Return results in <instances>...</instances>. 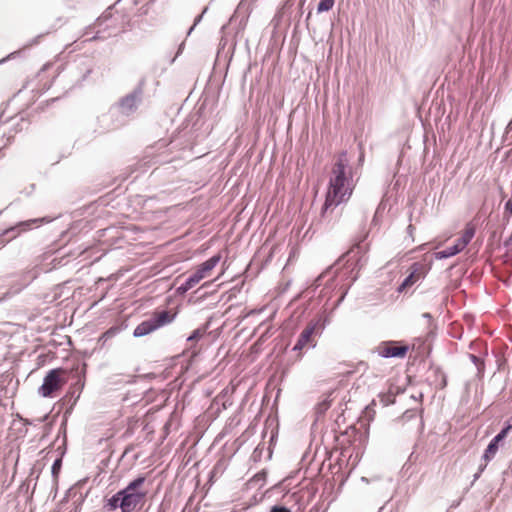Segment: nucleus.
Segmentation results:
<instances>
[{
    "mask_svg": "<svg viewBox=\"0 0 512 512\" xmlns=\"http://www.w3.org/2000/svg\"><path fill=\"white\" fill-rule=\"evenodd\" d=\"M332 173L333 176L330 179L329 189L321 211L322 217L326 215L329 208L336 207L342 202L347 201L352 194V188L347 178L346 153L340 155L333 167Z\"/></svg>",
    "mask_w": 512,
    "mask_h": 512,
    "instance_id": "obj_1",
    "label": "nucleus"
},
{
    "mask_svg": "<svg viewBox=\"0 0 512 512\" xmlns=\"http://www.w3.org/2000/svg\"><path fill=\"white\" fill-rule=\"evenodd\" d=\"M145 480L144 476H139L118 491L123 504V512H132L144 504L147 495V490L143 488Z\"/></svg>",
    "mask_w": 512,
    "mask_h": 512,
    "instance_id": "obj_2",
    "label": "nucleus"
},
{
    "mask_svg": "<svg viewBox=\"0 0 512 512\" xmlns=\"http://www.w3.org/2000/svg\"><path fill=\"white\" fill-rule=\"evenodd\" d=\"M328 322V319L322 316L310 321L298 336L292 350L301 352L306 347L314 348L316 346L314 336L321 334Z\"/></svg>",
    "mask_w": 512,
    "mask_h": 512,
    "instance_id": "obj_3",
    "label": "nucleus"
},
{
    "mask_svg": "<svg viewBox=\"0 0 512 512\" xmlns=\"http://www.w3.org/2000/svg\"><path fill=\"white\" fill-rule=\"evenodd\" d=\"M145 85L146 80L142 78L130 93L119 99L113 108L125 116L134 114L142 103Z\"/></svg>",
    "mask_w": 512,
    "mask_h": 512,
    "instance_id": "obj_4",
    "label": "nucleus"
},
{
    "mask_svg": "<svg viewBox=\"0 0 512 512\" xmlns=\"http://www.w3.org/2000/svg\"><path fill=\"white\" fill-rule=\"evenodd\" d=\"M65 374V370L62 368L48 371L43 379V384L38 389V393L45 398L54 397L55 392L59 391L67 382Z\"/></svg>",
    "mask_w": 512,
    "mask_h": 512,
    "instance_id": "obj_5",
    "label": "nucleus"
},
{
    "mask_svg": "<svg viewBox=\"0 0 512 512\" xmlns=\"http://www.w3.org/2000/svg\"><path fill=\"white\" fill-rule=\"evenodd\" d=\"M428 272V268L425 264L420 262L413 263L409 268V275L403 280V282L397 288L399 293L404 292L406 289L414 285L420 279H423Z\"/></svg>",
    "mask_w": 512,
    "mask_h": 512,
    "instance_id": "obj_6",
    "label": "nucleus"
},
{
    "mask_svg": "<svg viewBox=\"0 0 512 512\" xmlns=\"http://www.w3.org/2000/svg\"><path fill=\"white\" fill-rule=\"evenodd\" d=\"M408 351L407 345H397L395 342H383L377 347L379 356L383 358L405 357Z\"/></svg>",
    "mask_w": 512,
    "mask_h": 512,
    "instance_id": "obj_7",
    "label": "nucleus"
},
{
    "mask_svg": "<svg viewBox=\"0 0 512 512\" xmlns=\"http://www.w3.org/2000/svg\"><path fill=\"white\" fill-rule=\"evenodd\" d=\"M220 259V255L212 256L201 265H199L197 269L188 276V279L194 283V285H197L219 263Z\"/></svg>",
    "mask_w": 512,
    "mask_h": 512,
    "instance_id": "obj_8",
    "label": "nucleus"
},
{
    "mask_svg": "<svg viewBox=\"0 0 512 512\" xmlns=\"http://www.w3.org/2000/svg\"><path fill=\"white\" fill-rule=\"evenodd\" d=\"M51 221H52V219L49 217H41V218H34V219L26 220V221H21V222L17 223L16 225L5 229L2 232V235H10L11 231H18V234H20L21 232L30 230L33 225H40L43 223H49Z\"/></svg>",
    "mask_w": 512,
    "mask_h": 512,
    "instance_id": "obj_9",
    "label": "nucleus"
},
{
    "mask_svg": "<svg viewBox=\"0 0 512 512\" xmlns=\"http://www.w3.org/2000/svg\"><path fill=\"white\" fill-rule=\"evenodd\" d=\"M512 429V425L505 426L488 444L483 458L485 461H490L498 450L499 442L502 441Z\"/></svg>",
    "mask_w": 512,
    "mask_h": 512,
    "instance_id": "obj_10",
    "label": "nucleus"
},
{
    "mask_svg": "<svg viewBox=\"0 0 512 512\" xmlns=\"http://www.w3.org/2000/svg\"><path fill=\"white\" fill-rule=\"evenodd\" d=\"M150 317L157 330L172 323L176 317V313H172L170 310H160L155 311Z\"/></svg>",
    "mask_w": 512,
    "mask_h": 512,
    "instance_id": "obj_11",
    "label": "nucleus"
},
{
    "mask_svg": "<svg viewBox=\"0 0 512 512\" xmlns=\"http://www.w3.org/2000/svg\"><path fill=\"white\" fill-rule=\"evenodd\" d=\"M170 143L171 142H168L165 139H160L154 145H152V146L147 148L146 155L147 156H156V157H158L159 159H157L155 162H159V163L168 162V161H170L169 159L161 158V156H162V152L161 151L164 150L166 147H168V145Z\"/></svg>",
    "mask_w": 512,
    "mask_h": 512,
    "instance_id": "obj_12",
    "label": "nucleus"
},
{
    "mask_svg": "<svg viewBox=\"0 0 512 512\" xmlns=\"http://www.w3.org/2000/svg\"><path fill=\"white\" fill-rule=\"evenodd\" d=\"M156 330L154 323L150 318L142 321L139 325L136 326L133 332L134 337H143L146 336Z\"/></svg>",
    "mask_w": 512,
    "mask_h": 512,
    "instance_id": "obj_13",
    "label": "nucleus"
},
{
    "mask_svg": "<svg viewBox=\"0 0 512 512\" xmlns=\"http://www.w3.org/2000/svg\"><path fill=\"white\" fill-rule=\"evenodd\" d=\"M474 235L475 228L471 225H467L463 235L457 239L454 245L457 246L460 251H462L470 243Z\"/></svg>",
    "mask_w": 512,
    "mask_h": 512,
    "instance_id": "obj_14",
    "label": "nucleus"
},
{
    "mask_svg": "<svg viewBox=\"0 0 512 512\" xmlns=\"http://www.w3.org/2000/svg\"><path fill=\"white\" fill-rule=\"evenodd\" d=\"M333 393H334V391H330L327 394H325L324 399L317 404V406L315 408V413L317 415V418L322 417L326 413V411L330 408L331 403L333 401V399H332Z\"/></svg>",
    "mask_w": 512,
    "mask_h": 512,
    "instance_id": "obj_15",
    "label": "nucleus"
},
{
    "mask_svg": "<svg viewBox=\"0 0 512 512\" xmlns=\"http://www.w3.org/2000/svg\"><path fill=\"white\" fill-rule=\"evenodd\" d=\"M105 508L107 511H113L117 508H120L121 512H123V504H122L121 496L118 495V492L107 500Z\"/></svg>",
    "mask_w": 512,
    "mask_h": 512,
    "instance_id": "obj_16",
    "label": "nucleus"
},
{
    "mask_svg": "<svg viewBox=\"0 0 512 512\" xmlns=\"http://www.w3.org/2000/svg\"><path fill=\"white\" fill-rule=\"evenodd\" d=\"M461 251L459 250V248L455 245H452V246H449L439 252H436L435 253V258L436 259H446V258H449V257H452V256H455L457 255L458 253H460Z\"/></svg>",
    "mask_w": 512,
    "mask_h": 512,
    "instance_id": "obj_17",
    "label": "nucleus"
},
{
    "mask_svg": "<svg viewBox=\"0 0 512 512\" xmlns=\"http://www.w3.org/2000/svg\"><path fill=\"white\" fill-rule=\"evenodd\" d=\"M335 4V0H320V2L317 5V12L323 13L330 11Z\"/></svg>",
    "mask_w": 512,
    "mask_h": 512,
    "instance_id": "obj_18",
    "label": "nucleus"
},
{
    "mask_svg": "<svg viewBox=\"0 0 512 512\" xmlns=\"http://www.w3.org/2000/svg\"><path fill=\"white\" fill-rule=\"evenodd\" d=\"M112 18V7L106 9L101 16H99L96 20L95 25L103 26Z\"/></svg>",
    "mask_w": 512,
    "mask_h": 512,
    "instance_id": "obj_19",
    "label": "nucleus"
},
{
    "mask_svg": "<svg viewBox=\"0 0 512 512\" xmlns=\"http://www.w3.org/2000/svg\"><path fill=\"white\" fill-rule=\"evenodd\" d=\"M119 331H120L119 327H116V326L111 327L101 335L99 341H103V343H105L108 339H111L115 335H117L119 333Z\"/></svg>",
    "mask_w": 512,
    "mask_h": 512,
    "instance_id": "obj_20",
    "label": "nucleus"
},
{
    "mask_svg": "<svg viewBox=\"0 0 512 512\" xmlns=\"http://www.w3.org/2000/svg\"><path fill=\"white\" fill-rule=\"evenodd\" d=\"M194 283H192L188 277L186 278V280L180 285L177 287L176 289V292L177 294L179 295H183L185 294L187 291H189L190 289H192L194 287Z\"/></svg>",
    "mask_w": 512,
    "mask_h": 512,
    "instance_id": "obj_21",
    "label": "nucleus"
},
{
    "mask_svg": "<svg viewBox=\"0 0 512 512\" xmlns=\"http://www.w3.org/2000/svg\"><path fill=\"white\" fill-rule=\"evenodd\" d=\"M380 400L384 406L393 404L395 402V394L390 390L387 394L381 395Z\"/></svg>",
    "mask_w": 512,
    "mask_h": 512,
    "instance_id": "obj_22",
    "label": "nucleus"
},
{
    "mask_svg": "<svg viewBox=\"0 0 512 512\" xmlns=\"http://www.w3.org/2000/svg\"><path fill=\"white\" fill-rule=\"evenodd\" d=\"M11 136L7 137L6 141H5V132L2 131V126L0 125V158H2L4 156V154L2 153V150L4 147L7 146V144L10 142L11 140Z\"/></svg>",
    "mask_w": 512,
    "mask_h": 512,
    "instance_id": "obj_23",
    "label": "nucleus"
},
{
    "mask_svg": "<svg viewBox=\"0 0 512 512\" xmlns=\"http://www.w3.org/2000/svg\"><path fill=\"white\" fill-rule=\"evenodd\" d=\"M11 136L7 137L6 141H5V132L2 131V126L0 125V158H2L4 156V154L2 153V150L4 147L7 146V144L10 142L11 140Z\"/></svg>",
    "mask_w": 512,
    "mask_h": 512,
    "instance_id": "obj_24",
    "label": "nucleus"
},
{
    "mask_svg": "<svg viewBox=\"0 0 512 512\" xmlns=\"http://www.w3.org/2000/svg\"><path fill=\"white\" fill-rule=\"evenodd\" d=\"M204 333L205 330L198 328L191 333V335L187 338V341H197L203 337Z\"/></svg>",
    "mask_w": 512,
    "mask_h": 512,
    "instance_id": "obj_25",
    "label": "nucleus"
},
{
    "mask_svg": "<svg viewBox=\"0 0 512 512\" xmlns=\"http://www.w3.org/2000/svg\"><path fill=\"white\" fill-rule=\"evenodd\" d=\"M469 358L479 371L484 367L483 361L478 356L469 354Z\"/></svg>",
    "mask_w": 512,
    "mask_h": 512,
    "instance_id": "obj_26",
    "label": "nucleus"
},
{
    "mask_svg": "<svg viewBox=\"0 0 512 512\" xmlns=\"http://www.w3.org/2000/svg\"><path fill=\"white\" fill-rule=\"evenodd\" d=\"M505 138L504 141H508L509 144L512 143V120L508 123L505 130Z\"/></svg>",
    "mask_w": 512,
    "mask_h": 512,
    "instance_id": "obj_27",
    "label": "nucleus"
},
{
    "mask_svg": "<svg viewBox=\"0 0 512 512\" xmlns=\"http://www.w3.org/2000/svg\"><path fill=\"white\" fill-rule=\"evenodd\" d=\"M331 270V267L327 268L323 273H321L315 280H314V283H313V286L315 288L319 287L321 285V281L322 279L330 272Z\"/></svg>",
    "mask_w": 512,
    "mask_h": 512,
    "instance_id": "obj_28",
    "label": "nucleus"
},
{
    "mask_svg": "<svg viewBox=\"0 0 512 512\" xmlns=\"http://www.w3.org/2000/svg\"><path fill=\"white\" fill-rule=\"evenodd\" d=\"M416 416H417V411L416 410H407V411H405L403 413L401 418H402L403 421H408V420H410V419H412V418H414Z\"/></svg>",
    "mask_w": 512,
    "mask_h": 512,
    "instance_id": "obj_29",
    "label": "nucleus"
},
{
    "mask_svg": "<svg viewBox=\"0 0 512 512\" xmlns=\"http://www.w3.org/2000/svg\"><path fill=\"white\" fill-rule=\"evenodd\" d=\"M21 52V50H18V51H14V52H11L10 54H8L6 57L2 58L0 60V64H3L5 62H7L8 60H11V59H15L17 55H19Z\"/></svg>",
    "mask_w": 512,
    "mask_h": 512,
    "instance_id": "obj_30",
    "label": "nucleus"
},
{
    "mask_svg": "<svg viewBox=\"0 0 512 512\" xmlns=\"http://www.w3.org/2000/svg\"><path fill=\"white\" fill-rule=\"evenodd\" d=\"M61 469V460L56 459L52 465V474L55 476L59 473Z\"/></svg>",
    "mask_w": 512,
    "mask_h": 512,
    "instance_id": "obj_31",
    "label": "nucleus"
},
{
    "mask_svg": "<svg viewBox=\"0 0 512 512\" xmlns=\"http://www.w3.org/2000/svg\"><path fill=\"white\" fill-rule=\"evenodd\" d=\"M270 512H291V511H290V509H288L285 506L275 505L271 508Z\"/></svg>",
    "mask_w": 512,
    "mask_h": 512,
    "instance_id": "obj_32",
    "label": "nucleus"
},
{
    "mask_svg": "<svg viewBox=\"0 0 512 512\" xmlns=\"http://www.w3.org/2000/svg\"><path fill=\"white\" fill-rule=\"evenodd\" d=\"M504 209H505V212H508L512 215V200L511 199L505 203Z\"/></svg>",
    "mask_w": 512,
    "mask_h": 512,
    "instance_id": "obj_33",
    "label": "nucleus"
},
{
    "mask_svg": "<svg viewBox=\"0 0 512 512\" xmlns=\"http://www.w3.org/2000/svg\"><path fill=\"white\" fill-rule=\"evenodd\" d=\"M485 468H486V464L480 466L479 471L476 474H474L473 482H475L476 480L479 479L481 473L484 471Z\"/></svg>",
    "mask_w": 512,
    "mask_h": 512,
    "instance_id": "obj_34",
    "label": "nucleus"
},
{
    "mask_svg": "<svg viewBox=\"0 0 512 512\" xmlns=\"http://www.w3.org/2000/svg\"><path fill=\"white\" fill-rule=\"evenodd\" d=\"M201 19H202V15H199V16H197V17H196V19L194 20V24H193V26L189 29V31H188V33H187L188 35H190V34H191L192 30H193V29H194V27H195V26H196V25L201 21Z\"/></svg>",
    "mask_w": 512,
    "mask_h": 512,
    "instance_id": "obj_35",
    "label": "nucleus"
},
{
    "mask_svg": "<svg viewBox=\"0 0 512 512\" xmlns=\"http://www.w3.org/2000/svg\"><path fill=\"white\" fill-rule=\"evenodd\" d=\"M5 235H2V233L0 234V249H2L8 242L9 240H5L3 237Z\"/></svg>",
    "mask_w": 512,
    "mask_h": 512,
    "instance_id": "obj_36",
    "label": "nucleus"
},
{
    "mask_svg": "<svg viewBox=\"0 0 512 512\" xmlns=\"http://www.w3.org/2000/svg\"><path fill=\"white\" fill-rule=\"evenodd\" d=\"M40 37H41V36H38V37L34 38V39L31 41V43H29L28 45H26L24 48L37 44V43H38V40H39V38H40Z\"/></svg>",
    "mask_w": 512,
    "mask_h": 512,
    "instance_id": "obj_37",
    "label": "nucleus"
},
{
    "mask_svg": "<svg viewBox=\"0 0 512 512\" xmlns=\"http://www.w3.org/2000/svg\"><path fill=\"white\" fill-rule=\"evenodd\" d=\"M353 253H354V250L352 249L346 255L343 256V258L348 257V259L346 261L347 263L351 260V257H352L351 254H353Z\"/></svg>",
    "mask_w": 512,
    "mask_h": 512,
    "instance_id": "obj_38",
    "label": "nucleus"
},
{
    "mask_svg": "<svg viewBox=\"0 0 512 512\" xmlns=\"http://www.w3.org/2000/svg\"><path fill=\"white\" fill-rule=\"evenodd\" d=\"M429 3H430V6L435 8L436 5L439 3V0H428Z\"/></svg>",
    "mask_w": 512,
    "mask_h": 512,
    "instance_id": "obj_39",
    "label": "nucleus"
},
{
    "mask_svg": "<svg viewBox=\"0 0 512 512\" xmlns=\"http://www.w3.org/2000/svg\"><path fill=\"white\" fill-rule=\"evenodd\" d=\"M10 234H13V235L8 239L9 241H10V240H12V239H14V238H16V237L19 235V234H18V231H11V233H10Z\"/></svg>",
    "mask_w": 512,
    "mask_h": 512,
    "instance_id": "obj_40",
    "label": "nucleus"
},
{
    "mask_svg": "<svg viewBox=\"0 0 512 512\" xmlns=\"http://www.w3.org/2000/svg\"><path fill=\"white\" fill-rule=\"evenodd\" d=\"M346 294H347V291H345V292L341 295V297H340V298H339V300L337 301V305H339V304L344 300V298H345Z\"/></svg>",
    "mask_w": 512,
    "mask_h": 512,
    "instance_id": "obj_41",
    "label": "nucleus"
},
{
    "mask_svg": "<svg viewBox=\"0 0 512 512\" xmlns=\"http://www.w3.org/2000/svg\"><path fill=\"white\" fill-rule=\"evenodd\" d=\"M100 31L97 32V34L93 37V39H101V38H105L104 36H100Z\"/></svg>",
    "mask_w": 512,
    "mask_h": 512,
    "instance_id": "obj_42",
    "label": "nucleus"
},
{
    "mask_svg": "<svg viewBox=\"0 0 512 512\" xmlns=\"http://www.w3.org/2000/svg\"><path fill=\"white\" fill-rule=\"evenodd\" d=\"M423 317H424V318H427V319H429V320L432 318V316H431V314H430V313H424V314H423Z\"/></svg>",
    "mask_w": 512,
    "mask_h": 512,
    "instance_id": "obj_43",
    "label": "nucleus"
},
{
    "mask_svg": "<svg viewBox=\"0 0 512 512\" xmlns=\"http://www.w3.org/2000/svg\"><path fill=\"white\" fill-rule=\"evenodd\" d=\"M310 17H311V11L307 15V21L310 19Z\"/></svg>",
    "mask_w": 512,
    "mask_h": 512,
    "instance_id": "obj_44",
    "label": "nucleus"
},
{
    "mask_svg": "<svg viewBox=\"0 0 512 512\" xmlns=\"http://www.w3.org/2000/svg\"><path fill=\"white\" fill-rule=\"evenodd\" d=\"M362 481L368 482V479L366 477H362Z\"/></svg>",
    "mask_w": 512,
    "mask_h": 512,
    "instance_id": "obj_45",
    "label": "nucleus"
}]
</instances>
